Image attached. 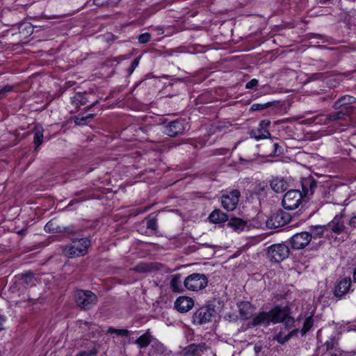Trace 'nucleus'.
Returning <instances> with one entry per match:
<instances>
[{
	"label": "nucleus",
	"mask_w": 356,
	"mask_h": 356,
	"mask_svg": "<svg viewBox=\"0 0 356 356\" xmlns=\"http://www.w3.org/2000/svg\"><path fill=\"white\" fill-rule=\"evenodd\" d=\"M87 102L86 96L81 93H78L72 98V103L76 108L81 105H85Z\"/></svg>",
	"instance_id": "31"
},
{
	"label": "nucleus",
	"mask_w": 356,
	"mask_h": 356,
	"mask_svg": "<svg viewBox=\"0 0 356 356\" xmlns=\"http://www.w3.org/2000/svg\"><path fill=\"white\" fill-rule=\"evenodd\" d=\"M184 131V123L180 120H175L165 125V133L170 137L182 134Z\"/></svg>",
	"instance_id": "12"
},
{
	"label": "nucleus",
	"mask_w": 356,
	"mask_h": 356,
	"mask_svg": "<svg viewBox=\"0 0 356 356\" xmlns=\"http://www.w3.org/2000/svg\"><path fill=\"white\" fill-rule=\"evenodd\" d=\"M208 282V277L206 275L194 273L185 278L184 285L188 290L198 291L206 288Z\"/></svg>",
	"instance_id": "6"
},
{
	"label": "nucleus",
	"mask_w": 356,
	"mask_h": 356,
	"mask_svg": "<svg viewBox=\"0 0 356 356\" xmlns=\"http://www.w3.org/2000/svg\"><path fill=\"white\" fill-rule=\"evenodd\" d=\"M207 350L205 343H191L186 346L182 352V356H197Z\"/></svg>",
	"instance_id": "16"
},
{
	"label": "nucleus",
	"mask_w": 356,
	"mask_h": 356,
	"mask_svg": "<svg viewBox=\"0 0 356 356\" xmlns=\"http://www.w3.org/2000/svg\"><path fill=\"white\" fill-rule=\"evenodd\" d=\"M273 104V102H268L264 104H254L252 105L250 110L253 111H261L271 106Z\"/></svg>",
	"instance_id": "40"
},
{
	"label": "nucleus",
	"mask_w": 356,
	"mask_h": 356,
	"mask_svg": "<svg viewBox=\"0 0 356 356\" xmlns=\"http://www.w3.org/2000/svg\"><path fill=\"white\" fill-rule=\"evenodd\" d=\"M271 315L269 312H260L252 318V325L254 327L264 325L268 326L271 321Z\"/></svg>",
	"instance_id": "17"
},
{
	"label": "nucleus",
	"mask_w": 356,
	"mask_h": 356,
	"mask_svg": "<svg viewBox=\"0 0 356 356\" xmlns=\"http://www.w3.org/2000/svg\"><path fill=\"white\" fill-rule=\"evenodd\" d=\"M258 80L257 79H252L245 84L247 89H254L258 85Z\"/></svg>",
	"instance_id": "47"
},
{
	"label": "nucleus",
	"mask_w": 356,
	"mask_h": 356,
	"mask_svg": "<svg viewBox=\"0 0 356 356\" xmlns=\"http://www.w3.org/2000/svg\"><path fill=\"white\" fill-rule=\"evenodd\" d=\"M270 121L268 120H263L259 123V127L261 129H267V128L270 126Z\"/></svg>",
	"instance_id": "49"
},
{
	"label": "nucleus",
	"mask_w": 356,
	"mask_h": 356,
	"mask_svg": "<svg viewBox=\"0 0 356 356\" xmlns=\"http://www.w3.org/2000/svg\"><path fill=\"white\" fill-rule=\"evenodd\" d=\"M352 281L350 277H344L339 280L334 289V296L338 298H341L350 290Z\"/></svg>",
	"instance_id": "13"
},
{
	"label": "nucleus",
	"mask_w": 356,
	"mask_h": 356,
	"mask_svg": "<svg viewBox=\"0 0 356 356\" xmlns=\"http://www.w3.org/2000/svg\"><path fill=\"white\" fill-rule=\"evenodd\" d=\"M336 344H337L336 338L334 336H332V337L330 338L329 340H327L325 343V345L326 346V350L328 351V350H332L335 347Z\"/></svg>",
	"instance_id": "43"
},
{
	"label": "nucleus",
	"mask_w": 356,
	"mask_h": 356,
	"mask_svg": "<svg viewBox=\"0 0 356 356\" xmlns=\"http://www.w3.org/2000/svg\"><path fill=\"white\" fill-rule=\"evenodd\" d=\"M152 339L153 337L150 334L149 330H147L135 341V343L140 348H145L150 344Z\"/></svg>",
	"instance_id": "26"
},
{
	"label": "nucleus",
	"mask_w": 356,
	"mask_h": 356,
	"mask_svg": "<svg viewBox=\"0 0 356 356\" xmlns=\"http://www.w3.org/2000/svg\"><path fill=\"white\" fill-rule=\"evenodd\" d=\"M26 231H27V229H26V228L25 229H20L19 231L17 232V234H20V235H24V234H25Z\"/></svg>",
	"instance_id": "61"
},
{
	"label": "nucleus",
	"mask_w": 356,
	"mask_h": 356,
	"mask_svg": "<svg viewBox=\"0 0 356 356\" xmlns=\"http://www.w3.org/2000/svg\"><path fill=\"white\" fill-rule=\"evenodd\" d=\"M311 230L312 231V233H309V234L312 236V239H316L318 238H321L324 233V229H326L325 226H321V225H316V226H311L310 227Z\"/></svg>",
	"instance_id": "32"
},
{
	"label": "nucleus",
	"mask_w": 356,
	"mask_h": 356,
	"mask_svg": "<svg viewBox=\"0 0 356 356\" xmlns=\"http://www.w3.org/2000/svg\"><path fill=\"white\" fill-rule=\"evenodd\" d=\"M194 301L191 298L179 296L174 303L175 308L180 313H186L193 308Z\"/></svg>",
	"instance_id": "15"
},
{
	"label": "nucleus",
	"mask_w": 356,
	"mask_h": 356,
	"mask_svg": "<svg viewBox=\"0 0 356 356\" xmlns=\"http://www.w3.org/2000/svg\"><path fill=\"white\" fill-rule=\"evenodd\" d=\"M13 90V87L11 86H5L0 89V98L4 96L7 92H10Z\"/></svg>",
	"instance_id": "46"
},
{
	"label": "nucleus",
	"mask_w": 356,
	"mask_h": 356,
	"mask_svg": "<svg viewBox=\"0 0 356 356\" xmlns=\"http://www.w3.org/2000/svg\"><path fill=\"white\" fill-rule=\"evenodd\" d=\"M43 133L44 129L42 127L36 125L33 129V143L35 147V149H38L43 142Z\"/></svg>",
	"instance_id": "27"
},
{
	"label": "nucleus",
	"mask_w": 356,
	"mask_h": 356,
	"mask_svg": "<svg viewBox=\"0 0 356 356\" xmlns=\"http://www.w3.org/2000/svg\"><path fill=\"white\" fill-rule=\"evenodd\" d=\"M117 38H118V37H117V36H115V35H113V34H112V33H107V34H106V40H107L108 42H109V41H113V40H115V39H117Z\"/></svg>",
	"instance_id": "54"
},
{
	"label": "nucleus",
	"mask_w": 356,
	"mask_h": 356,
	"mask_svg": "<svg viewBox=\"0 0 356 356\" xmlns=\"http://www.w3.org/2000/svg\"><path fill=\"white\" fill-rule=\"evenodd\" d=\"M302 198L303 196L300 191L298 189L289 190L284 194L282 204L285 209L293 210L298 207Z\"/></svg>",
	"instance_id": "8"
},
{
	"label": "nucleus",
	"mask_w": 356,
	"mask_h": 356,
	"mask_svg": "<svg viewBox=\"0 0 356 356\" xmlns=\"http://www.w3.org/2000/svg\"><path fill=\"white\" fill-rule=\"evenodd\" d=\"M152 128L151 126L149 125H145L144 127H141L140 129L143 131V132H147L149 130H150Z\"/></svg>",
	"instance_id": "56"
},
{
	"label": "nucleus",
	"mask_w": 356,
	"mask_h": 356,
	"mask_svg": "<svg viewBox=\"0 0 356 356\" xmlns=\"http://www.w3.org/2000/svg\"><path fill=\"white\" fill-rule=\"evenodd\" d=\"M346 110H341L339 111L332 112L327 115H316L314 118V122L316 121V123L328 124L331 121H336L342 119L346 115Z\"/></svg>",
	"instance_id": "14"
},
{
	"label": "nucleus",
	"mask_w": 356,
	"mask_h": 356,
	"mask_svg": "<svg viewBox=\"0 0 356 356\" xmlns=\"http://www.w3.org/2000/svg\"><path fill=\"white\" fill-rule=\"evenodd\" d=\"M138 42L140 44H146L151 39V34L149 33H144L138 35Z\"/></svg>",
	"instance_id": "42"
},
{
	"label": "nucleus",
	"mask_w": 356,
	"mask_h": 356,
	"mask_svg": "<svg viewBox=\"0 0 356 356\" xmlns=\"http://www.w3.org/2000/svg\"><path fill=\"white\" fill-rule=\"evenodd\" d=\"M86 199V198H83V199H81V200H79V199H73L72 200L70 203L68 204V205L67 206V209H68L69 207H70L71 206L74 205V204H77V203H79V202H83L85 201Z\"/></svg>",
	"instance_id": "52"
},
{
	"label": "nucleus",
	"mask_w": 356,
	"mask_h": 356,
	"mask_svg": "<svg viewBox=\"0 0 356 356\" xmlns=\"http://www.w3.org/2000/svg\"><path fill=\"white\" fill-rule=\"evenodd\" d=\"M95 116V114L90 113L86 116L78 115L74 116V122L76 125L83 126L88 124V120H92Z\"/></svg>",
	"instance_id": "30"
},
{
	"label": "nucleus",
	"mask_w": 356,
	"mask_h": 356,
	"mask_svg": "<svg viewBox=\"0 0 356 356\" xmlns=\"http://www.w3.org/2000/svg\"><path fill=\"white\" fill-rule=\"evenodd\" d=\"M81 230L75 229L73 225H69L67 227L60 226V233H67L71 235L78 234L79 236H81Z\"/></svg>",
	"instance_id": "38"
},
{
	"label": "nucleus",
	"mask_w": 356,
	"mask_h": 356,
	"mask_svg": "<svg viewBox=\"0 0 356 356\" xmlns=\"http://www.w3.org/2000/svg\"><path fill=\"white\" fill-rule=\"evenodd\" d=\"M273 340L277 341L280 344L284 345L289 340V338L287 334L284 336L282 332L280 331L273 337Z\"/></svg>",
	"instance_id": "41"
},
{
	"label": "nucleus",
	"mask_w": 356,
	"mask_h": 356,
	"mask_svg": "<svg viewBox=\"0 0 356 356\" xmlns=\"http://www.w3.org/2000/svg\"><path fill=\"white\" fill-rule=\"evenodd\" d=\"M152 348L155 353L159 355H163L167 350L166 346L158 340L154 341V343L152 344Z\"/></svg>",
	"instance_id": "34"
},
{
	"label": "nucleus",
	"mask_w": 356,
	"mask_h": 356,
	"mask_svg": "<svg viewBox=\"0 0 356 356\" xmlns=\"http://www.w3.org/2000/svg\"><path fill=\"white\" fill-rule=\"evenodd\" d=\"M97 351L96 349H92L90 350L81 351L76 356H95L97 355Z\"/></svg>",
	"instance_id": "44"
},
{
	"label": "nucleus",
	"mask_w": 356,
	"mask_h": 356,
	"mask_svg": "<svg viewBox=\"0 0 356 356\" xmlns=\"http://www.w3.org/2000/svg\"><path fill=\"white\" fill-rule=\"evenodd\" d=\"M147 223L146 226L148 229L151 231V233H156L158 229L157 226V219L156 216H154L152 213L149 215L146 218Z\"/></svg>",
	"instance_id": "29"
},
{
	"label": "nucleus",
	"mask_w": 356,
	"mask_h": 356,
	"mask_svg": "<svg viewBox=\"0 0 356 356\" xmlns=\"http://www.w3.org/2000/svg\"><path fill=\"white\" fill-rule=\"evenodd\" d=\"M181 277V274L179 273L172 275V278L170 282V287L175 293H181L184 291Z\"/></svg>",
	"instance_id": "24"
},
{
	"label": "nucleus",
	"mask_w": 356,
	"mask_h": 356,
	"mask_svg": "<svg viewBox=\"0 0 356 356\" xmlns=\"http://www.w3.org/2000/svg\"><path fill=\"white\" fill-rule=\"evenodd\" d=\"M97 103H98V101H95V102H93V103H92V104H91L90 105L88 106L86 108V111L90 110L91 108H92L93 106H95Z\"/></svg>",
	"instance_id": "59"
},
{
	"label": "nucleus",
	"mask_w": 356,
	"mask_h": 356,
	"mask_svg": "<svg viewBox=\"0 0 356 356\" xmlns=\"http://www.w3.org/2000/svg\"><path fill=\"white\" fill-rule=\"evenodd\" d=\"M218 314L216 305L213 303H208L200 307L193 313L192 323L195 325H202L211 322L218 316Z\"/></svg>",
	"instance_id": "2"
},
{
	"label": "nucleus",
	"mask_w": 356,
	"mask_h": 356,
	"mask_svg": "<svg viewBox=\"0 0 356 356\" xmlns=\"http://www.w3.org/2000/svg\"><path fill=\"white\" fill-rule=\"evenodd\" d=\"M270 312L272 323H282L286 330H289L293 327L295 319L291 316V308L289 305H275L270 310Z\"/></svg>",
	"instance_id": "1"
},
{
	"label": "nucleus",
	"mask_w": 356,
	"mask_h": 356,
	"mask_svg": "<svg viewBox=\"0 0 356 356\" xmlns=\"http://www.w3.org/2000/svg\"><path fill=\"white\" fill-rule=\"evenodd\" d=\"M139 60H140V57H137L136 58L133 62L131 63V67H130V69H129V71L131 72H132L134 69L138 65V63H139Z\"/></svg>",
	"instance_id": "50"
},
{
	"label": "nucleus",
	"mask_w": 356,
	"mask_h": 356,
	"mask_svg": "<svg viewBox=\"0 0 356 356\" xmlns=\"http://www.w3.org/2000/svg\"><path fill=\"white\" fill-rule=\"evenodd\" d=\"M312 241V236L308 232L296 233L289 238L291 247L293 250H301Z\"/></svg>",
	"instance_id": "10"
},
{
	"label": "nucleus",
	"mask_w": 356,
	"mask_h": 356,
	"mask_svg": "<svg viewBox=\"0 0 356 356\" xmlns=\"http://www.w3.org/2000/svg\"><path fill=\"white\" fill-rule=\"evenodd\" d=\"M250 136L252 138H254L257 140L266 138L270 136V134L268 129H261L260 127L257 129H253L251 131Z\"/></svg>",
	"instance_id": "28"
},
{
	"label": "nucleus",
	"mask_w": 356,
	"mask_h": 356,
	"mask_svg": "<svg viewBox=\"0 0 356 356\" xmlns=\"http://www.w3.org/2000/svg\"><path fill=\"white\" fill-rule=\"evenodd\" d=\"M152 269V264L140 263L132 268V270L138 273H148Z\"/></svg>",
	"instance_id": "35"
},
{
	"label": "nucleus",
	"mask_w": 356,
	"mask_h": 356,
	"mask_svg": "<svg viewBox=\"0 0 356 356\" xmlns=\"http://www.w3.org/2000/svg\"><path fill=\"white\" fill-rule=\"evenodd\" d=\"M318 183L312 176L302 178L300 181L302 191L300 193L303 197L314 195Z\"/></svg>",
	"instance_id": "11"
},
{
	"label": "nucleus",
	"mask_w": 356,
	"mask_h": 356,
	"mask_svg": "<svg viewBox=\"0 0 356 356\" xmlns=\"http://www.w3.org/2000/svg\"><path fill=\"white\" fill-rule=\"evenodd\" d=\"M332 0H319L321 3L325 4L331 2Z\"/></svg>",
	"instance_id": "62"
},
{
	"label": "nucleus",
	"mask_w": 356,
	"mask_h": 356,
	"mask_svg": "<svg viewBox=\"0 0 356 356\" xmlns=\"http://www.w3.org/2000/svg\"><path fill=\"white\" fill-rule=\"evenodd\" d=\"M270 188L275 193H282L288 188L287 182L283 178H275L270 183Z\"/></svg>",
	"instance_id": "21"
},
{
	"label": "nucleus",
	"mask_w": 356,
	"mask_h": 356,
	"mask_svg": "<svg viewBox=\"0 0 356 356\" xmlns=\"http://www.w3.org/2000/svg\"><path fill=\"white\" fill-rule=\"evenodd\" d=\"M107 332L109 334H116L118 336L127 337L129 334V330L127 329H116L113 327H109Z\"/></svg>",
	"instance_id": "39"
},
{
	"label": "nucleus",
	"mask_w": 356,
	"mask_h": 356,
	"mask_svg": "<svg viewBox=\"0 0 356 356\" xmlns=\"http://www.w3.org/2000/svg\"><path fill=\"white\" fill-rule=\"evenodd\" d=\"M241 318L248 320L252 316L253 306L249 302H240L237 304Z\"/></svg>",
	"instance_id": "19"
},
{
	"label": "nucleus",
	"mask_w": 356,
	"mask_h": 356,
	"mask_svg": "<svg viewBox=\"0 0 356 356\" xmlns=\"http://www.w3.org/2000/svg\"><path fill=\"white\" fill-rule=\"evenodd\" d=\"M209 219L210 222L218 224L227 221L229 218L227 214L220 209H215L210 213Z\"/></svg>",
	"instance_id": "20"
},
{
	"label": "nucleus",
	"mask_w": 356,
	"mask_h": 356,
	"mask_svg": "<svg viewBox=\"0 0 356 356\" xmlns=\"http://www.w3.org/2000/svg\"><path fill=\"white\" fill-rule=\"evenodd\" d=\"M290 253L289 248L284 243L273 244L267 248L266 256L271 263H280Z\"/></svg>",
	"instance_id": "5"
},
{
	"label": "nucleus",
	"mask_w": 356,
	"mask_h": 356,
	"mask_svg": "<svg viewBox=\"0 0 356 356\" xmlns=\"http://www.w3.org/2000/svg\"><path fill=\"white\" fill-rule=\"evenodd\" d=\"M267 188H268V186L266 185L263 186H259L255 188L254 193L256 195H262V193L264 192Z\"/></svg>",
	"instance_id": "48"
},
{
	"label": "nucleus",
	"mask_w": 356,
	"mask_h": 356,
	"mask_svg": "<svg viewBox=\"0 0 356 356\" xmlns=\"http://www.w3.org/2000/svg\"><path fill=\"white\" fill-rule=\"evenodd\" d=\"M77 306L84 310H89L97 303V296L91 291L78 289L74 294Z\"/></svg>",
	"instance_id": "4"
},
{
	"label": "nucleus",
	"mask_w": 356,
	"mask_h": 356,
	"mask_svg": "<svg viewBox=\"0 0 356 356\" xmlns=\"http://www.w3.org/2000/svg\"><path fill=\"white\" fill-rule=\"evenodd\" d=\"M300 332V330L298 329V328H296V329H293V330H291V332H289L287 335L290 339L294 337H296L298 334V332Z\"/></svg>",
	"instance_id": "51"
},
{
	"label": "nucleus",
	"mask_w": 356,
	"mask_h": 356,
	"mask_svg": "<svg viewBox=\"0 0 356 356\" xmlns=\"http://www.w3.org/2000/svg\"><path fill=\"white\" fill-rule=\"evenodd\" d=\"M44 230L47 232L60 233V225L55 220H49L44 226Z\"/></svg>",
	"instance_id": "33"
},
{
	"label": "nucleus",
	"mask_w": 356,
	"mask_h": 356,
	"mask_svg": "<svg viewBox=\"0 0 356 356\" xmlns=\"http://www.w3.org/2000/svg\"><path fill=\"white\" fill-rule=\"evenodd\" d=\"M273 155H280L283 153V148L278 143H273Z\"/></svg>",
	"instance_id": "45"
},
{
	"label": "nucleus",
	"mask_w": 356,
	"mask_h": 356,
	"mask_svg": "<svg viewBox=\"0 0 356 356\" xmlns=\"http://www.w3.org/2000/svg\"><path fill=\"white\" fill-rule=\"evenodd\" d=\"M20 280L27 285H29V284L33 285L34 284V274L30 271L25 273H22L20 275Z\"/></svg>",
	"instance_id": "37"
},
{
	"label": "nucleus",
	"mask_w": 356,
	"mask_h": 356,
	"mask_svg": "<svg viewBox=\"0 0 356 356\" xmlns=\"http://www.w3.org/2000/svg\"><path fill=\"white\" fill-rule=\"evenodd\" d=\"M6 316L0 314V331L4 330L3 323L6 322Z\"/></svg>",
	"instance_id": "53"
},
{
	"label": "nucleus",
	"mask_w": 356,
	"mask_h": 356,
	"mask_svg": "<svg viewBox=\"0 0 356 356\" xmlns=\"http://www.w3.org/2000/svg\"><path fill=\"white\" fill-rule=\"evenodd\" d=\"M350 223L351 225L356 227V216L351 218Z\"/></svg>",
	"instance_id": "58"
},
{
	"label": "nucleus",
	"mask_w": 356,
	"mask_h": 356,
	"mask_svg": "<svg viewBox=\"0 0 356 356\" xmlns=\"http://www.w3.org/2000/svg\"><path fill=\"white\" fill-rule=\"evenodd\" d=\"M356 102V98L350 95H343L341 98H339L337 101H336L333 105V108L335 109H339L342 106H344V108L347 111V107L346 105L353 104Z\"/></svg>",
	"instance_id": "25"
},
{
	"label": "nucleus",
	"mask_w": 356,
	"mask_h": 356,
	"mask_svg": "<svg viewBox=\"0 0 356 356\" xmlns=\"http://www.w3.org/2000/svg\"><path fill=\"white\" fill-rule=\"evenodd\" d=\"M23 26H24V29H26L29 28V29L32 30V27L30 24L23 23L20 24L19 29H22ZM31 32H32V31H31Z\"/></svg>",
	"instance_id": "55"
},
{
	"label": "nucleus",
	"mask_w": 356,
	"mask_h": 356,
	"mask_svg": "<svg viewBox=\"0 0 356 356\" xmlns=\"http://www.w3.org/2000/svg\"><path fill=\"white\" fill-rule=\"evenodd\" d=\"M314 325V321L312 316L306 318V319L304 321L303 327L300 330V333L302 336H304L306 334V333L313 327Z\"/></svg>",
	"instance_id": "36"
},
{
	"label": "nucleus",
	"mask_w": 356,
	"mask_h": 356,
	"mask_svg": "<svg viewBox=\"0 0 356 356\" xmlns=\"http://www.w3.org/2000/svg\"><path fill=\"white\" fill-rule=\"evenodd\" d=\"M314 196L315 201H318L321 203L327 202L330 196V188L322 183L319 182L316 188Z\"/></svg>",
	"instance_id": "18"
},
{
	"label": "nucleus",
	"mask_w": 356,
	"mask_h": 356,
	"mask_svg": "<svg viewBox=\"0 0 356 356\" xmlns=\"http://www.w3.org/2000/svg\"><path fill=\"white\" fill-rule=\"evenodd\" d=\"M331 356H338L337 354L334 353V354H332Z\"/></svg>",
	"instance_id": "64"
},
{
	"label": "nucleus",
	"mask_w": 356,
	"mask_h": 356,
	"mask_svg": "<svg viewBox=\"0 0 356 356\" xmlns=\"http://www.w3.org/2000/svg\"><path fill=\"white\" fill-rule=\"evenodd\" d=\"M291 220V216L289 213L278 209L270 214L266 223L268 228L275 229L286 225Z\"/></svg>",
	"instance_id": "7"
},
{
	"label": "nucleus",
	"mask_w": 356,
	"mask_h": 356,
	"mask_svg": "<svg viewBox=\"0 0 356 356\" xmlns=\"http://www.w3.org/2000/svg\"><path fill=\"white\" fill-rule=\"evenodd\" d=\"M90 245V240L88 238H72V244L65 246L63 252L70 258L83 256L87 253Z\"/></svg>",
	"instance_id": "3"
},
{
	"label": "nucleus",
	"mask_w": 356,
	"mask_h": 356,
	"mask_svg": "<svg viewBox=\"0 0 356 356\" xmlns=\"http://www.w3.org/2000/svg\"><path fill=\"white\" fill-rule=\"evenodd\" d=\"M353 278L354 282L356 283V268H355V270L353 271Z\"/></svg>",
	"instance_id": "63"
},
{
	"label": "nucleus",
	"mask_w": 356,
	"mask_h": 356,
	"mask_svg": "<svg viewBox=\"0 0 356 356\" xmlns=\"http://www.w3.org/2000/svg\"><path fill=\"white\" fill-rule=\"evenodd\" d=\"M261 349H262L261 346L255 345L254 347V352L256 353V354H258L259 353H260L261 351Z\"/></svg>",
	"instance_id": "57"
},
{
	"label": "nucleus",
	"mask_w": 356,
	"mask_h": 356,
	"mask_svg": "<svg viewBox=\"0 0 356 356\" xmlns=\"http://www.w3.org/2000/svg\"><path fill=\"white\" fill-rule=\"evenodd\" d=\"M247 225L246 221L239 218H232L227 222V226L235 232H241Z\"/></svg>",
	"instance_id": "23"
},
{
	"label": "nucleus",
	"mask_w": 356,
	"mask_h": 356,
	"mask_svg": "<svg viewBox=\"0 0 356 356\" xmlns=\"http://www.w3.org/2000/svg\"><path fill=\"white\" fill-rule=\"evenodd\" d=\"M241 193L238 190L234 189L221 196V205L228 211H234L239 201Z\"/></svg>",
	"instance_id": "9"
},
{
	"label": "nucleus",
	"mask_w": 356,
	"mask_h": 356,
	"mask_svg": "<svg viewBox=\"0 0 356 356\" xmlns=\"http://www.w3.org/2000/svg\"><path fill=\"white\" fill-rule=\"evenodd\" d=\"M327 227L326 229H331L332 232L337 234L341 233L345 228L342 218L339 216H336Z\"/></svg>",
	"instance_id": "22"
},
{
	"label": "nucleus",
	"mask_w": 356,
	"mask_h": 356,
	"mask_svg": "<svg viewBox=\"0 0 356 356\" xmlns=\"http://www.w3.org/2000/svg\"><path fill=\"white\" fill-rule=\"evenodd\" d=\"M332 99V97L330 96H326V97H322L319 98V100L321 101H326V100H330Z\"/></svg>",
	"instance_id": "60"
}]
</instances>
